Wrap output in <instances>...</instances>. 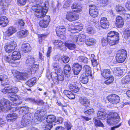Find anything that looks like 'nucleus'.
<instances>
[{"instance_id":"obj_1","label":"nucleus","mask_w":130,"mask_h":130,"mask_svg":"<svg viewBox=\"0 0 130 130\" xmlns=\"http://www.w3.org/2000/svg\"><path fill=\"white\" fill-rule=\"evenodd\" d=\"M32 9L33 11H35V15L36 17L41 18L45 17L47 11V8L44 5V7L40 6L39 4L32 6Z\"/></svg>"},{"instance_id":"obj_2","label":"nucleus","mask_w":130,"mask_h":130,"mask_svg":"<svg viewBox=\"0 0 130 130\" xmlns=\"http://www.w3.org/2000/svg\"><path fill=\"white\" fill-rule=\"evenodd\" d=\"M120 121V118L116 112H110L109 116L108 117L107 120V123L110 125L119 122Z\"/></svg>"},{"instance_id":"obj_3","label":"nucleus","mask_w":130,"mask_h":130,"mask_svg":"<svg viewBox=\"0 0 130 130\" xmlns=\"http://www.w3.org/2000/svg\"><path fill=\"white\" fill-rule=\"evenodd\" d=\"M127 55V52L125 50L122 49L119 51L116 55L117 61L119 63L123 62L126 58Z\"/></svg>"},{"instance_id":"obj_4","label":"nucleus","mask_w":130,"mask_h":130,"mask_svg":"<svg viewBox=\"0 0 130 130\" xmlns=\"http://www.w3.org/2000/svg\"><path fill=\"white\" fill-rule=\"evenodd\" d=\"M4 103L5 105V111L11 112L19 110V108L18 107H13L12 104L8 100L4 99Z\"/></svg>"},{"instance_id":"obj_5","label":"nucleus","mask_w":130,"mask_h":130,"mask_svg":"<svg viewBox=\"0 0 130 130\" xmlns=\"http://www.w3.org/2000/svg\"><path fill=\"white\" fill-rule=\"evenodd\" d=\"M33 116L31 113L26 114L22 117L21 123L23 126H25L29 124L32 119Z\"/></svg>"},{"instance_id":"obj_6","label":"nucleus","mask_w":130,"mask_h":130,"mask_svg":"<svg viewBox=\"0 0 130 130\" xmlns=\"http://www.w3.org/2000/svg\"><path fill=\"white\" fill-rule=\"evenodd\" d=\"M69 27L71 29V32L73 33L78 32L83 29L82 25L79 23H76L75 25H70Z\"/></svg>"},{"instance_id":"obj_7","label":"nucleus","mask_w":130,"mask_h":130,"mask_svg":"<svg viewBox=\"0 0 130 130\" xmlns=\"http://www.w3.org/2000/svg\"><path fill=\"white\" fill-rule=\"evenodd\" d=\"M108 100L110 103L113 104H116L120 102V98L116 94H111L107 97Z\"/></svg>"},{"instance_id":"obj_8","label":"nucleus","mask_w":130,"mask_h":130,"mask_svg":"<svg viewBox=\"0 0 130 130\" xmlns=\"http://www.w3.org/2000/svg\"><path fill=\"white\" fill-rule=\"evenodd\" d=\"M17 46L16 42L14 41H11L8 44H6L4 47L5 51L7 52H12Z\"/></svg>"},{"instance_id":"obj_9","label":"nucleus","mask_w":130,"mask_h":130,"mask_svg":"<svg viewBox=\"0 0 130 130\" xmlns=\"http://www.w3.org/2000/svg\"><path fill=\"white\" fill-rule=\"evenodd\" d=\"M89 13L90 15L93 18L97 17L98 14V10L95 5H91L89 6Z\"/></svg>"},{"instance_id":"obj_10","label":"nucleus","mask_w":130,"mask_h":130,"mask_svg":"<svg viewBox=\"0 0 130 130\" xmlns=\"http://www.w3.org/2000/svg\"><path fill=\"white\" fill-rule=\"evenodd\" d=\"M116 39L117 40H119V35L118 32L114 31L109 32L107 35V40H108L111 39Z\"/></svg>"},{"instance_id":"obj_11","label":"nucleus","mask_w":130,"mask_h":130,"mask_svg":"<svg viewBox=\"0 0 130 130\" xmlns=\"http://www.w3.org/2000/svg\"><path fill=\"white\" fill-rule=\"evenodd\" d=\"M50 18L49 16H46L43 19L41 20L39 22L40 26L42 27H46L50 22Z\"/></svg>"},{"instance_id":"obj_12","label":"nucleus","mask_w":130,"mask_h":130,"mask_svg":"<svg viewBox=\"0 0 130 130\" xmlns=\"http://www.w3.org/2000/svg\"><path fill=\"white\" fill-rule=\"evenodd\" d=\"M17 31L16 28L13 26L9 27L5 33V38L7 39Z\"/></svg>"},{"instance_id":"obj_13","label":"nucleus","mask_w":130,"mask_h":130,"mask_svg":"<svg viewBox=\"0 0 130 130\" xmlns=\"http://www.w3.org/2000/svg\"><path fill=\"white\" fill-rule=\"evenodd\" d=\"M66 19L70 21H72L77 20L78 17L72 12H69L67 13Z\"/></svg>"},{"instance_id":"obj_14","label":"nucleus","mask_w":130,"mask_h":130,"mask_svg":"<svg viewBox=\"0 0 130 130\" xmlns=\"http://www.w3.org/2000/svg\"><path fill=\"white\" fill-rule=\"evenodd\" d=\"M79 84L77 82H72L70 84L69 86V87L70 90L76 93L79 91Z\"/></svg>"},{"instance_id":"obj_15","label":"nucleus","mask_w":130,"mask_h":130,"mask_svg":"<svg viewBox=\"0 0 130 130\" xmlns=\"http://www.w3.org/2000/svg\"><path fill=\"white\" fill-rule=\"evenodd\" d=\"M123 18L120 16H118L116 18V26L121 28L123 27L124 24Z\"/></svg>"},{"instance_id":"obj_16","label":"nucleus","mask_w":130,"mask_h":130,"mask_svg":"<svg viewBox=\"0 0 130 130\" xmlns=\"http://www.w3.org/2000/svg\"><path fill=\"white\" fill-rule=\"evenodd\" d=\"M82 68V66L79 64L76 63L74 64L72 70L74 74L75 75H77Z\"/></svg>"},{"instance_id":"obj_17","label":"nucleus","mask_w":130,"mask_h":130,"mask_svg":"<svg viewBox=\"0 0 130 130\" xmlns=\"http://www.w3.org/2000/svg\"><path fill=\"white\" fill-rule=\"evenodd\" d=\"M35 58L31 56H27L25 62L26 64L27 67L32 66V65L35 64Z\"/></svg>"},{"instance_id":"obj_18","label":"nucleus","mask_w":130,"mask_h":130,"mask_svg":"<svg viewBox=\"0 0 130 130\" xmlns=\"http://www.w3.org/2000/svg\"><path fill=\"white\" fill-rule=\"evenodd\" d=\"M8 97L9 99L15 104L20 105L22 103V102L20 101L19 99L14 95L13 94L10 96V95H8Z\"/></svg>"},{"instance_id":"obj_19","label":"nucleus","mask_w":130,"mask_h":130,"mask_svg":"<svg viewBox=\"0 0 130 130\" xmlns=\"http://www.w3.org/2000/svg\"><path fill=\"white\" fill-rule=\"evenodd\" d=\"M79 102L82 105L87 107L89 106L90 104L89 100L87 98L84 97H80L79 98Z\"/></svg>"},{"instance_id":"obj_20","label":"nucleus","mask_w":130,"mask_h":130,"mask_svg":"<svg viewBox=\"0 0 130 130\" xmlns=\"http://www.w3.org/2000/svg\"><path fill=\"white\" fill-rule=\"evenodd\" d=\"M97 116L98 119L103 120L107 117V114L104 110L100 109L98 111Z\"/></svg>"},{"instance_id":"obj_21","label":"nucleus","mask_w":130,"mask_h":130,"mask_svg":"<svg viewBox=\"0 0 130 130\" xmlns=\"http://www.w3.org/2000/svg\"><path fill=\"white\" fill-rule=\"evenodd\" d=\"M66 28L64 26L57 27L56 29V32L57 35L60 36L65 33Z\"/></svg>"},{"instance_id":"obj_22","label":"nucleus","mask_w":130,"mask_h":130,"mask_svg":"<svg viewBox=\"0 0 130 130\" xmlns=\"http://www.w3.org/2000/svg\"><path fill=\"white\" fill-rule=\"evenodd\" d=\"M28 34V31L24 29L17 32V37L19 38H22L26 37Z\"/></svg>"},{"instance_id":"obj_23","label":"nucleus","mask_w":130,"mask_h":130,"mask_svg":"<svg viewBox=\"0 0 130 130\" xmlns=\"http://www.w3.org/2000/svg\"><path fill=\"white\" fill-rule=\"evenodd\" d=\"M56 117L53 115H50L48 116L46 119V121L47 123L51 124H54L55 125V122H54L56 120Z\"/></svg>"},{"instance_id":"obj_24","label":"nucleus","mask_w":130,"mask_h":130,"mask_svg":"<svg viewBox=\"0 0 130 130\" xmlns=\"http://www.w3.org/2000/svg\"><path fill=\"white\" fill-rule=\"evenodd\" d=\"M101 75L103 78L107 79L110 76V71L109 69H104L101 71Z\"/></svg>"},{"instance_id":"obj_25","label":"nucleus","mask_w":130,"mask_h":130,"mask_svg":"<svg viewBox=\"0 0 130 130\" xmlns=\"http://www.w3.org/2000/svg\"><path fill=\"white\" fill-rule=\"evenodd\" d=\"M28 77V74L26 73H20L16 76L17 79L22 80H26Z\"/></svg>"},{"instance_id":"obj_26","label":"nucleus","mask_w":130,"mask_h":130,"mask_svg":"<svg viewBox=\"0 0 130 130\" xmlns=\"http://www.w3.org/2000/svg\"><path fill=\"white\" fill-rule=\"evenodd\" d=\"M71 8L72 9H74L73 11L77 13H79L82 11V7L78 5L76 2L74 3L72 5Z\"/></svg>"},{"instance_id":"obj_27","label":"nucleus","mask_w":130,"mask_h":130,"mask_svg":"<svg viewBox=\"0 0 130 130\" xmlns=\"http://www.w3.org/2000/svg\"><path fill=\"white\" fill-rule=\"evenodd\" d=\"M7 18L5 16H0V25L2 26H6L8 23Z\"/></svg>"},{"instance_id":"obj_28","label":"nucleus","mask_w":130,"mask_h":130,"mask_svg":"<svg viewBox=\"0 0 130 130\" xmlns=\"http://www.w3.org/2000/svg\"><path fill=\"white\" fill-rule=\"evenodd\" d=\"M71 68L70 66L67 64L64 68V73L65 76L67 77H69L70 76Z\"/></svg>"},{"instance_id":"obj_29","label":"nucleus","mask_w":130,"mask_h":130,"mask_svg":"<svg viewBox=\"0 0 130 130\" xmlns=\"http://www.w3.org/2000/svg\"><path fill=\"white\" fill-rule=\"evenodd\" d=\"M38 67V65L37 64L33 65L32 66L27 67L28 71L29 73H34L37 70Z\"/></svg>"},{"instance_id":"obj_30","label":"nucleus","mask_w":130,"mask_h":130,"mask_svg":"<svg viewBox=\"0 0 130 130\" xmlns=\"http://www.w3.org/2000/svg\"><path fill=\"white\" fill-rule=\"evenodd\" d=\"M89 76H90L85 74H82L81 75L79 78L80 80L82 83L86 84L88 82Z\"/></svg>"},{"instance_id":"obj_31","label":"nucleus","mask_w":130,"mask_h":130,"mask_svg":"<svg viewBox=\"0 0 130 130\" xmlns=\"http://www.w3.org/2000/svg\"><path fill=\"white\" fill-rule=\"evenodd\" d=\"M83 69L85 71V74L90 76H92L91 70V67L88 65H85L83 67Z\"/></svg>"},{"instance_id":"obj_32","label":"nucleus","mask_w":130,"mask_h":130,"mask_svg":"<svg viewBox=\"0 0 130 130\" xmlns=\"http://www.w3.org/2000/svg\"><path fill=\"white\" fill-rule=\"evenodd\" d=\"M29 108L27 107H24L21 108L20 110L19 111L20 114H29Z\"/></svg>"},{"instance_id":"obj_33","label":"nucleus","mask_w":130,"mask_h":130,"mask_svg":"<svg viewBox=\"0 0 130 130\" xmlns=\"http://www.w3.org/2000/svg\"><path fill=\"white\" fill-rule=\"evenodd\" d=\"M21 57L20 53L17 51H14L12 55V58L14 60H19Z\"/></svg>"},{"instance_id":"obj_34","label":"nucleus","mask_w":130,"mask_h":130,"mask_svg":"<svg viewBox=\"0 0 130 130\" xmlns=\"http://www.w3.org/2000/svg\"><path fill=\"white\" fill-rule=\"evenodd\" d=\"M9 94H8V95H10L11 96L13 94L14 95L13 93H17L18 91V89L17 88L12 86H9Z\"/></svg>"},{"instance_id":"obj_35","label":"nucleus","mask_w":130,"mask_h":130,"mask_svg":"<svg viewBox=\"0 0 130 130\" xmlns=\"http://www.w3.org/2000/svg\"><path fill=\"white\" fill-rule=\"evenodd\" d=\"M124 36L126 39H127L130 37V27L125 28L124 31Z\"/></svg>"},{"instance_id":"obj_36","label":"nucleus","mask_w":130,"mask_h":130,"mask_svg":"<svg viewBox=\"0 0 130 130\" xmlns=\"http://www.w3.org/2000/svg\"><path fill=\"white\" fill-rule=\"evenodd\" d=\"M17 118V114L15 113L9 114L7 115L6 118L8 120L15 121Z\"/></svg>"},{"instance_id":"obj_37","label":"nucleus","mask_w":130,"mask_h":130,"mask_svg":"<svg viewBox=\"0 0 130 130\" xmlns=\"http://www.w3.org/2000/svg\"><path fill=\"white\" fill-rule=\"evenodd\" d=\"M51 76L54 83L56 84H58V81L57 79L58 74L55 72H52L51 73Z\"/></svg>"},{"instance_id":"obj_38","label":"nucleus","mask_w":130,"mask_h":130,"mask_svg":"<svg viewBox=\"0 0 130 130\" xmlns=\"http://www.w3.org/2000/svg\"><path fill=\"white\" fill-rule=\"evenodd\" d=\"M22 48L23 51L25 53L30 52L31 50L30 45L28 43L23 45Z\"/></svg>"},{"instance_id":"obj_39","label":"nucleus","mask_w":130,"mask_h":130,"mask_svg":"<svg viewBox=\"0 0 130 130\" xmlns=\"http://www.w3.org/2000/svg\"><path fill=\"white\" fill-rule=\"evenodd\" d=\"M130 81V72L128 75L124 77L122 79L121 82L123 84H127Z\"/></svg>"},{"instance_id":"obj_40","label":"nucleus","mask_w":130,"mask_h":130,"mask_svg":"<svg viewBox=\"0 0 130 130\" xmlns=\"http://www.w3.org/2000/svg\"><path fill=\"white\" fill-rule=\"evenodd\" d=\"M36 81V78H33L28 80L26 84L28 86L30 87L33 86L35 84Z\"/></svg>"},{"instance_id":"obj_41","label":"nucleus","mask_w":130,"mask_h":130,"mask_svg":"<svg viewBox=\"0 0 130 130\" xmlns=\"http://www.w3.org/2000/svg\"><path fill=\"white\" fill-rule=\"evenodd\" d=\"M40 111L39 110H37L35 113L34 117L38 121L42 120L43 119L42 116L40 115Z\"/></svg>"},{"instance_id":"obj_42","label":"nucleus","mask_w":130,"mask_h":130,"mask_svg":"<svg viewBox=\"0 0 130 130\" xmlns=\"http://www.w3.org/2000/svg\"><path fill=\"white\" fill-rule=\"evenodd\" d=\"M77 60L79 62L83 63H87L88 62V58L84 56H79L77 58Z\"/></svg>"},{"instance_id":"obj_43","label":"nucleus","mask_w":130,"mask_h":130,"mask_svg":"<svg viewBox=\"0 0 130 130\" xmlns=\"http://www.w3.org/2000/svg\"><path fill=\"white\" fill-rule=\"evenodd\" d=\"M86 42L87 45H91L95 42V41L93 38H89L86 39Z\"/></svg>"},{"instance_id":"obj_44","label":"nucleus","mask_w":130,"mask_h":130,"mask_svg":"<svg viewBox=\"0 0 130 130\" xmlns=\"http://www.w3.org/2000/svg\"><path fill=\"white\" fill-rule=\"evenodd\" d=\"M73 40L74 42H83V40L82 39L79 35L77 37L76 36H73Z\"/></svg>"},{"instance_id":"obj_45","label":"nucleus","mask_w":130,"mask_h":130,"mask_svg":"<svg viewBox=\"0 0 130 130\" xmlns=\"http://www.w3.org/2000/svg\"><path fill=\"white\" fill-rule=\"evenodd\" d=\"M4 59L5 61L7 62L11 63H15L13 59H12V58H11V56H6L4 57Z\"/></svg>"},{"instance_id":"obj_46","label":"nucleus","mask_w":130,"mask_h":130,"mask_svg":"<svg viewBox=\"0 0 130 130\" xmlns=\"http://www.w3.org/2000/svg\"><path fill=\"white\" fill-rule=\"evenodd\" d=\"M93 120L95 121L94 124L96 126H104L103 123L100 120H97L95 118H94Z\"/></svg>"},{"instance_id":"obj_47","label":"nucleus","mask_w":130,"mask_h":130,"mask_svg":"<svg viewBox=\"0 0 130 130\" xmlns=\"http://www.w3.org/2000/svg\"><path fill=\"white\" fill-rule=\"evenodd\" d=\"M53 124L47 123L43 125V127L45 130H49L52 127Z\"/></svg>"},{"instance_id":"obj_48","label":"nucleus","mask_w":130,"mask_h":130,"mask_svg":"<svg viewBox=\"0 0 130 130\" xmlns=\"http://www.w3.org/2000/svg\"><path fill=\"white\" fill-rule=\"evenodd\" d=\"M109 44L111 45H113L116 44L118 43V41H119V40H117L116 39H110L109 40H107Z\"/></svg>"},{"instance_id":"obj_49","label":"nucleus","mask_w":130,"mask_h":130,"mask_svg":"<svg viewBox=\"0 0 130 130\" xmlns=\"http://www.w3.org/2000/svg\"><path fill=\"white\" fill-rule=\"evenodd\" d=\"M116 10L117 11L119 12L123 11L125 12L126 11L124 7L120 5L117 6L116 8Z\"/></svg>"},{"instance_id":"obj_50","label":"nucleus","mask_w":130,"mask_h":130,"mask_svg":"<svg viewBox=\"0 0 130 130\" xmlns=\"http://www.w3.org/2000/svg\"><path fill=\"white\" fill-rule=\"evenodd\" d=\"M66 45L68 48L71 50H74L76 47V45L74 44L66 43Z\"/></svg>"},{"instance_id":"obj_51","label":"nucleus","mask_w":130,"mask_h":130,"mask_svg":"<svg viewBox=\"0 0 130 130\" xmlns=\"http://www.w3.org/2000/svg\"><path fill=\"white\" fill-rule=\"evenodd\" d=\"M108 79L105 82V83L107 85H108L112 83L113 81L114 78L113 76H110L108 78Z\"/></svg>"},{"instance_id":"obj_52","label":"nucleus","mask_w":130,"mask_h":130,"mask_svg":"<svg viewBox=\"0 0 130 130\" xmlns=\"http://www.w3.org/2000/svg\"><path fill=\"white\" fill-rule=\"evenodd\" d=\"M87 31L88 33L92 34H94L95 32L94 29L91 27H88L87 28Z\"/></svg>"},{"instance_id":"obj_53","label":"nucleus","mask_w":130,"mask_h":130,"mask_svg":"<svg viewBox=\"0 0 130 130\" xmlns=\"http://www.w3.org/2000/svg\"><path fill=\"white\" fill-rule=\"evenodd\" d=\"M5 105L4 103V99L0 103V112L1 111H5Z\"/></svg>"},{"instance_id":"obj_54","label":"nucleus","mask_w":130,"mask_h":130,"mask_svg":"<svg viewBox=\"0 0 130 130\" xmlns=\"http://www.w3.org/2000/svg\"><path fill=\"white\" fill-rule=\"evenodd\" d=\"M103 22H102V23H100L101 27L105 29L106 28H108L109 26V22L108 23L104 22L102 23Z\"/></svg>"},{"instance_id":"obj_55","label":"nucleus","mask_w":130,"mask_h":130,"mask_svg":"<svg viewBox=\"0 0 130 130\" xmlns=\"http://www.w3.org/2000/svg\"><path fill=\"white\" fill-rule=\"evenodd\" d=\"M18 3L20 6H24L26 4V0H17Z\"/></svg>"},{"instance_id":"obj_56","label":"nucleus","mask_w":130,"mask_h":130,"mask_svg":"<svg viewBox=\"0 0 130 130\" xmlns=\"http://www.w3.org/2000/svg\"><path fill=\"white\" fill-rule=\"evenodd\" d=\"M61 60L65 63H68L70 60V58L68 56H64L61 58Z\"/></svg>"},{"instance_id":"obj_57","label":"nucleus","mask_w":130,"mask_h":130,"mask_svg":"<svg viewBox=\"0 0 130 130\" xmlns=\"http://www.w3.org/2000/svg\"><path fill=\"white\" fill-rule=\"evenodd\" d=\"M67 130H70L72 127L71 124L70 123L66 122L64 124Z\"/></svg>"},{"instance_id":"obj_58","label":"nucleus","mask_w":130,"mask_h":130,"mask_svg":"<svg viewBox=\"0 0 130 130\" xmlns=\"http://www.w3.org/2000/svg\"><path fill=\"white\" fill-rule=\"evenodd\" d=\"M9 86L6 87L2 89V92L6 94L7 93H8V94H9Z\"/></svg>"},{"instance_id":"obj_59","label":"nucleus","mask_w":130,"mask_h":130,"mask_svg":"<svg viewBox=\"0 0 130 130\" xmlns=\"http://www.w3.org/2000/svg\"><path fill=\"white\" fill-rule=\"evenodd\" d=\"M57 79L58 81V84L59 83V81H62L64 79V76L62 74L60 75H58Z\"/></svg>"},{"instance_id":"obj_60","label":"nucleus","mask_w":130,"mask_h":130,"mask_svg":"<svg viewBox=\"0 0 130 130\" xmlns=\"http://www.w3.org/2000/svg\"><path fill=\"white\" fill-rule=\"evenodd\" d=\"M94 110L93 109H91L88 110L85 112V114H88L89 115L92 114L94 113Z\"/></svg>"},{"instance_id":"obj_61","label":"nucleus","mask_w":130,"mask_h":130,"mask_svg":"<svg viewBox=\"0 0 130 130\" xmlns=\"http://www.w3.org/2000/svg\"><path fill=\"white\" fill-rule=\"evenodd\" d=\"M102 43V45L104 46H105L107 45L108 43V41L107 40L104 39V38H102L101 40Z\"/></svg>"},{"instance_id":"obj_62","label":"nucleus","mask_w":130,"mask_h":130,"mask_svg":"<svg viewBox=\"0 0 130 130\" xmlns=\"http://www.w3.org/2000/svg\"><path fill=\"white\" fill-rule=\"evenodd\" d=\"M18 24L21 26H23L25 24V21L22 19H19L18 21Z\"/></svg>"},{"instance_id":"obj_63","label":"nucleus","mask_w":130,"mask_h":130,"mask_svg":"<svg viewBox=\"0 0 130 130\" xmlns=\"http://www.w3.org/2000/svg\"><path fill=\"white\" fill-rule=\"evenodd\" d=\"M7 76L5 75L0 76V80L2 82H3L5 80L7 79Z\"/></svg>"},{"instance_id":"obj_64","label":"nucleus","mask_w":130,"mask_h":130,"mask_svg":"<svg viewBox=\"0 0 130 130\" xmlns=\"http://www.w3.org/2000/svg\"><path fill=\"white\" fill-rule=\"evenodd\" d=\"M92 64L94 67H96L98 64L97 60L95 59H91V60Z\"/></svg>"}]
</instances>
